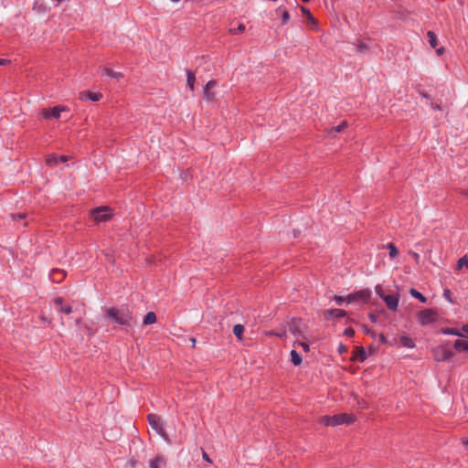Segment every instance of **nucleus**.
Masks as SVG:
<instances>
[{"label": "nucleus", "instance_id": "nucleus-1", "mask_svg": "<svg viewBox=\"0 0 468 468\" xmlns=\"http://www.w3.org/2000/svg\"><path fill=\"white\" fill-rule=\"evenodd\" d=\"M105 318L126 328L133 327L136 324L133 311L127 305L107 308L105 310Z\"/></svg>", "mask_w": 468, "mask_h": 468}, {"label": "nucleus", "instance_id": "nucleus-2", "mask_svg": "<svg viewBox=\"0 0 468 468\" xmlns=\"http://www.w3.org/2000/svg\"><path fill=\"white\" fill-rule=\"evenodd\" d=\"M356 416L352 413L342 412L334 416H323L320 418L319 422L324 426H338L341 424H352L356 420Z\"/></svg>", "mask_w": 468, "mask_h": 468}, {"label": "nucleus", "instance_id": "nucleus-3", "mask_svg": "<svg viewBox=\"0 0 468 468\" xmlns=\"http://www.w3.org/2000/svg\"><path fill=\"white\" fill-rule=\"evenodd\" d=\"M288 330L296 339H308L306 335L307 326L303 324L301 319L292 318L288 324Z\"/></svg>", "mask_w": 468, "mask_h": 468}, {"label": "nucleus", "instance_id": "nucleus-4", "mask_svg": "<svg viewBox=\"0 0 468 468\" xmlns=\"http://www.w3.org/2000/svg\"><path fill=\"white\" fill-rule=\"evenodd\" d=\"M90 217L96 223L105 222L111 219V208L109 207H100L90 211Z\"/></svg>", "mask_w": 468, "mask_h": 468}, {"label": "nucleus", "instance_id": "nucleus-5", "mask_svg": "<svg viewBox=\"0 0 468 468\" xmlns=\"http://www.w3.org/2000/svg\"><path fill=\"white\" fill-rule=\"evenodd\" d=\"M438 314L434 310L425 309L418 314V321L421 325H428L434 323Z\"/></svg>", "mask_w": 468, "mask_h": 468}, {"label": "nucleus", "instance_id": "nucleus-6", "mask_svg": "<svg viewBox=\"0 0 468 468\" xmlns=\"http://www.w3.org/2000/svg\"><path fill=\"white\" fill-rule=\"evenodd\" d=\"M68 109L65 106H56L49 109H43L41 114L45 119H58L61 112H66Z\"/></svg>", "mask_w": 468, "mask_h": 468}, {"label": "nucleus", "instance_id": "nucleus-7", "mask_svg": "<svg viewBox=\"0 0 468 468\" xmlns=\"http://www.w3.org/2000/svg\"><path fill=\"white\" fill-rule=\"evenodd\" d=\"M147 419L154 430H155L159 434L164 433L163 422L160 416L155 413H150L148 414Z\"/></svg>", "mask_w": 468, "mask_h": 468}, {"label": "nucleus", "instance_id": "nucleus-8", "mask_svg": "<svg viewBox=\"0 0 468 468\" xmlns=\"http://www.w3.org/2000/svg\"><path fill=\"white\" fill-rule=\"evenodd\" d=\"M382 300L387 304L388 310L392 312L397 311L399 303V294H386V296H382Z\"/></svg>", "mask_w": 468, "mask_h": 468}, {"label": "nucleus", "instance_id": "nucleus-9", "mask_svg": "<svg viewBox=\"0 0 468 468\" xmlns=\"http://www.w3.org/2000/svg\"><path fill=\"white\" fill-rule=\"evenodd\" d=\"M346 313L341 309H328L324 311L323 315L325 320H331L333 318L344 317Z\"/></svg>", "mask_w": 468, "mask_h": 468}, {"label": "nucleus", "instance_id": "nucleus-10", "mask_svg": "<svg viewBox=\"0 0 468 468\" xmlns=\"http://www.w3.org/2000/svg\"><path fill=\"white\" fill-rule=\"evenodd\" d=\"M69 159L67 155L57 156L56 154H49L46 159V163L48 166H55L58 163L67 162Z\"/></svg>", "mask_w": 468, "mask_h": 468}, {"label": "nucleus", "instance_id": "nucleus-11", "mask_svg": "<svg viewBox=\"0 0 468 468\" xmlns=\"http://www.w3.org/2000/svg\"><path fill=\"white\" fill-rule=\"evenodd\" d=\"M217 82L215 80H209L205 88H204V98L207 101H211L215 98V94L211 92V89H213L216 86Z\"/></svg>", "mask_w": 468, "mask_h": 468}, {"label": "nucleus", "instance_id": "nucleus-12", "mask_svg": "<svg viewBox=\"0 0 468 468\" xmlns=\"http://www.w3.org/2000/svg\"><path fill=\"white\" fill-rule=\"evenodd\" d=\"M102 95L100 92L82 91L80 94L81 100H90L92 101H98L101 99Z\"/></svg>", "mask_w": 468, "mask_h": 468}, {"label": "nucleus", "instance_id": "nucleus-13", "mask_svg": "<svg viewBox=\"0 0 468 468\" xmlns=\"http://www.w3.org/2000/svg\"><path fill=\"white\" fill-rule=\"evenodd\" d=\"M165 458L163 455L157 454L154 459L149 461L150 468H161L162 464H165Z\"/></svg>", "mask_w": 468, "mask_h": 468}, {"label": "nucleus", "instance_id": "nucleus-14", "mask_svg": "<svg viewBox=\"0 0 468 468\" xmlns=\"http://www.w3.org/2000/svg\"><path fill=\"white\" fill-rule=\"evenodd\" d=\"M370 296L371 292L369 290H361L355 292L356 301L367 302Z\"/></svg>", "mask_w": 468, "mask_h": 468}, {"label": "nucleus", "instance_id": "nucleus-15", "mask_svg": "<svg viewBox=\"0 0 468 468\" xmlns=\"http://www.w3.org/2000/svg\"><path fill=\"white\" fill-rule=\"evenodd\" d=\"M65 277V271L62 270H53L50 273V278L55 282H61Z\"/></svg>", "mask_w": 468, "mask_h": 468}, {"label": "nucleus", "instance_id": "nucleus-16", "mask_svg": "<svg viewBox=\"0 0 468 468\" xmlns=\"http://www.w3.org/2000/svg\"><path fill=\"white\" fill-rule=\"evenodd\" d=\"M367 358L366 351L363 347H356L354 351L352 359L364 361Z\"/></svg>", "mask_w": 468, "mask_h": 468}, {"label": "nucleus", "instance_id": "nucleus-17", "mask_svg": "<svg viewBox=\"0 0 468 468\" xmlns=\"http://www.w3.org/2000/svg\"><path fill=\"white\" fill-rule=\"evenodd\" d=\"M399 343L402 346L408 347V348H413L415 347V343L412 338H410L408 335H402L399 337Z\"/></svg>", "mask_w": 468, "mask_h": 468}, {"label": "nucleus", "instance_id": "nucleus-18", "mask_svg": "<svg viewBox=\"0 0 468 468\" xmlns=\"http://www.w3.org/2000/svg\"><path fill=\"white\" fill-rule=\"evenodd\" d=\"M102 71V74L105 75V76H109L111 78H113V79H122V74L121 72H115L110 69H107V68H103L101 69Z\"/></svg>", "mask_w": 468, "mask_h": 468}, {"label": "nucleus", "instance_id": "nucleus-19", "mask_svg": "<svg viewBox=\"0 0 468 468\" xmlns=\"http://www.w3.org/2000/svg\"><path fill=\"white\" fill-rule=\"evenodd\" d=\"M454 348L457 351H468V342L464 340H456L454 343Z\"/></svg>", "mask_w": 468, "mask_h": 468}, {"label": "nucleus", "instance_id": "nucleus-20", "mask_svg": "<svg viewBox=\"0 0 468 468\" xmlns=\"http://www.w3.org/2000/svg\"><path fill=\"white\" fill-rule=\"evenodd\" d=\"M156 322V315L154 312H149L144 318V324L148 325Z\"/></svg>", "mask_w": 468, "mask_h": 468}, {"label": "nucleus", "instance_id": "nucleus-21", "mask_svg": "<svg viewBox=\"0 0 468 468\" xmlns=\"http://www.w3.org/2000/svg\"><path fill=\"white\" fill-rule=\"evenodd\" d=\"M291 361L293 365L299 366L302 363L303 359L297 351L292 350L291 351Z\"/></svg>", "mask_w": 468, "mask_h": 468}, {"label": "nucleus", "instance_id": "nucleus-22", "mask_svg": "<svg viewBox=\"0 0 468 468\" xmlns=\"http://www.w3.org/2000/svg\"><path fill=\"white\" fill-rule=\"evenodd\" d=\"M427 37L429 38V43L431 48H435L438 46V39L434 32L428 31Z\"/></svg>", "mask_w": 468, "mask_h": 468}, {"label": "nucleus", "instance_id": "nucleus-23", "mask_svg": "<svg viewBox=\"0 0 468 468\" xmlns=\"http://www.w3.org/2000/svg\"><path fill=\"white\" fill-rule=\"evenodd\" d=\"M186 75H187V80H186L187 85L190 88V90H194V84H195V81H196L195 74L191 70H187L186 71Z\"/></svg>", "mask_w": 468, "mask_h": 468}, {"label": "nucleus", "instance_id": "nucleus-24", "mask_svg": "<svg viewBox=\"0 0 468 468\" xmlns=\"http://www.w3.org/2000/svg\"><path fill=\"white\" fill-rule=\"evenodd\" d=\"M410 295L412 297H414L416 299H419L421 303H426L427 302V298L425 296H423L420 292H418L414 288H411L410 290Z\"/></svg>", "mask_w": 468, "mask_h": 468}, {"label": "nucleus", "instance_id": "nucleus-25", "mask_svg": "<svg viewBox=\"0 0 468 468\" xmlns=\"http://www.w3.org/2000/svg\"><path fill=\"white\" fill-rule=\"evenodd\" d=\"M441 333L444 334V335H458V336H464V335L463 333H461L460 331H458L457 329H454V328H443L441 330Z\"/></svg>", "mask_w": 468, "mask_h": 468}, {"label": "nucleus", "instance_id": "nucleus-26", "mask_svg": "<svg viewBox=\"0 0 468 468\" xmlns=\"http://www.w3.org/2000/svg\"><path fill=\"white\" fill-rule=\"evenodd\" d=\"M244 332V326L242 324H236L233 327V334L240 340Z\"/></svg>", "mask_w": 468, "mask_h": 468}, {"label": "nucleus", "instance_id": "nucleus-27", "mask_svg": "<svg viewBox=\"0 0 468 468\" xmlns=\"http://www.w3.org/2000/svg\"><path fill=\"white\" fill-rule=\"evenodd\" d=\"M307 340H303V341H300L299 339H296L295 342H294V346H301L305 352H309L310 350V347H309V344L306 342Z\"/></svg>", "mask_w": 468, "mask_h": 468}, {"label": "nucleus", "instance_id": "nucleus-28", "mask_svg": "<svg viewBox=\"0 0 468 468\" xmlns=\"http://www.w3.org/2000/svg\"><path fill=\"white\" fill-rule=\"evenodd\" d=\"M387 248L389 250V256L395 258L399 254V250L393 243H388Z\"/></svg>", "mask_w": 468, "mask_h": 468}, {"label": "nucleus", "instance_id": "nucleus-29", "mask_svg": "<svg viewBox=\"0 0 468 468\" xmlns=\"http://www.w3.org/2000/svg\"><path fill=\"white\" fill-rule=\"evenodd\" d=\"M346 126H347L346 122H343L341 124H339V125H337V126H335V127H333L329 133H340V132H342V131H343Z\"/></svg>", "mask_w": 468, "mask_h": 468}, {"label": "nucleus", "instance_id": "nucleus-30", "mask_svg": "<svg viewBox=\"0 0 468 468\" xmlns=\"http://www.w3.org/2000/svg\"><path fill=\"white\" fill-rule=\"evenodd\" d=\"M302 12H303V15H305V16H306V18H307L310 22H312L313 24H316L315 19L314 18V16H312V14L310 13V11H309L307 8H305V7H302Z\"/></svg>", "mask_w": 468, "mask_h": 468}, {"label": "nucleus", "instance_id": "nucleus-31", "mask_svg": "<svg viewBox=\"0 0 468 468\" xmlns=\"http://www.w3.org/2000/svg\"><path fill=\"white\" fill-rule=\"evenodd\" d=\"M463 266H465L468 269V260L466 259V257H463V258L459 259V261L457 262L458 270H461Z\"/></svg>", "mask_w": 468, "mask_h": 468}, {"label": "nucleus", "instance_id": "nucleus-32", "mask_svg": "<svg viewBox=\"0 0 468 468\" xmlns=\"http://www.w3.org/2000/svg\"><path fill=\"white\" fill-rule=\"evenodd\" d=\"M245 30V26L243 24H239L237 28H230L229 32L231 34L241 33Z\"/></svg>", "mask_w": 468, "mask_h": 468}, {"label": "nucleus", "instance_id": "nucleus-33", "mask_svg": "<svg viewBox=\"0 0 468 468\" xmlns=\"http://www.w3.org/2000/svg\"><path fill=\"white\" fill-rule=\"evenodd\" d=\"M13 220L15 221H17V220H22L24 218H27V214L26 213H16V214H13L11 215Z\"/></svg>", "mask_w": 468, "mask_h": 468}, {"label": "nucleus", "instance_id": "nucleus-34", "mask_svg": "<svg viewBox=\"0 0 468 468\" xmlns=\"http://www.w3.org/2000/svg\"><path fill=\"white\" fill-rule=\"evenodd\" d=\"M282 24H286L290 19V14L287 10H282L281 14Z\"/></svg>", "mask_w": 468, "mask_h": 468}, {"label": "nucleus", "instance_id": "nucleus-35", "mask_svg": "<svg viewBox=\"0 0 468 468\" xmlns=\"http://www.w3.org/2000/svg\"><path fill=\"white\" fill-rule=\"evenodd\" d=\"M452 356V352L450 350L443 351L442 358L443 360L449 359Z\"/></svg>", "mask_w": 468, "mask_h": 468}, {"label": "nucleus", "instance_id": "nucleus-36", "mask_svg": "<svg viewBox=\"0 0 468 468\" xmlns=\"http://www.w3.org/2000/svg\"><path fill=\"white\" fill-rule=\"evenodd\" d=\"M60 311L66 314H69L72 313V307L71 306L61 307Z\"/></svg>", "mask_w": 468, "mask_h": 468}, {"label": "nucleus", "instance_id": "nucleus-37", "mask_svg": "<svg viewBox=\"0 0 468 468\" xmlns=\"http://www.w3.org/2000/svg\"><path fill=\"white\" fill-rule=\"evenodd\" d=\"M202 457L206 462L212 463V460L210 459L208 454L204 451V449H202Z\"/></svg>", "mask_w": 468, "mask_h": 468}, {"label": "nucleus", "instance_id": "nucleus-38", "mask_svg": "<svg viewBox=\"0 0 468 468\" xmlns=\"http://www.w3.org/2000/svg\"><path fill=\"white\" fill-rule=\"evenodd\" d=\"M334 300L337 304H342L344 302H346V299L342 296H335Z\"/></svg>", "mask_w": 468, "mask_h": 468}, {"label": "nucleus", "instance_id": "nucleus-39", "mask_svg": "<svg viewBox=\"0 0 468 468\" xmlns=\"http://www.w3.org/2000/svg\"><path fill=\"white\" fill-rule=\"evenodd\" d=\"M376 293L382 299V296H386L380 286L376 287Z\"/></svg>", "mask_w": 468, "mask_h": 468}, {"label": "nucleus", "instance_id": "nucleus-40", "mask_svg": "<svg viewBox=\"0 0 468 468\" xmlns=\"http://www.w3.org/2000/svg\"><path fill=\"white\" fill-rule=\"evenodd\" d=\"M443 296L445 297V299H447L449 302L452 303L451 291L450 290H448V289L444 290Z\"/></svg>", "mask_w": 468, "mask_h": 468}, {"label": "nucleus", "instance_id": "nucleus-41", "mask_svg": "<svg viewBox=\"0 0 468 468\" xmlns=\"http://www.w3.org/2000/svg\"><path fill=\"white\" fill-rule=\"evenodd\" d=\"M345 299H346V302H347L348 303L355 302L356 301L355 293H351V294L347 295V297Z\"/></svg>", "mask_w": 468, "mask_h": 468}, {"label": "nucleus", "instance_id": "nucleus-42", "mask_svg": "<svg viewBox=\"0 0 468 468\" xmlns=\"http://www.w3.org/2000/svg\"><path fill=\"white\" fill-rule=\"evenodd\" d=\"M345 335H346V336L351 337V336H353V335H355V331H354L352 328H346V329L345 330Z\"/></svg>", "mask_w": 468, "mask_h": 468}, {"label": "nucleus", "instance_id": "nucleus-43", "mask_svg": "<svg viewBox=\"0 0 468 468\" xmlns=\"http://www.w3.org/2000/svg\"><path fill=\"white\" fill-rule=\"evenodd\" d=\"M273 335H275L276 336H279V337L282 338V337H285V336H286V331H285V330H282L281 332L273 333Z\"/></svg>", "mask_w": 468, "mask_h": 468}, {"label": "nucleus", "instance_id": "nucleus-44", "mask_svg": "<svg viewBox=\"0 0 468 468\" xmlns=\"http://www.w3.org/2000/svg\"><path fill=\"white\" fill-rule=\"evenodd\" d=\"M367 48V47L366 46V44L364 43H360L358 46H357V49L358 51L360 52H363L364 50H366Z\"/></svg>", "mask_w": 468, "mask_h": 468}, {"label": "nucleus", "instance_id": "nucleus-45", "mask_svg": "<svg viewBox=\"0 0 468 468\" xmlns=\"http://www.w3.org/2000/svg\"><path fill=\"white\" fill-rule=\"evenodd\" d=\"M378 338L383 344H388V339L383 334L378 335Z\"/></svg>", "mask_w": 468, "mask_h": 468}, {"label": "nucleus", "instance_id": "nucleus-46", "mask_svg": "<svg viewBox=\"0 0 468 468\" xmlns=\"http://www.w3.org/2000/svg\"><path fill=\"white\" fill-rule=\"evenodd\" d=\"M368 317H369V319H370V321H371L372 323H377V321H378V316H377L376 314H369Z\"/></svg>", "mask_w": 468, "mask_h": 468}, {"label": "nucleus", "instance_id": "nucleus-47", "mask_svg": "<svg viewBox=\"0 0 468 468\" xmlns=\"http://www.w3.org/2000/svg\"><path fill=\"white\" fill-rule=\"evenodd\" d=\"M62 302H63V300H62V298H60V297H58V298H56V299L54 300V303H55L56 305H58V306H60V305L62 304Z\"/></svg>", "mask_w": 468, "mask_h": 468}, {"label": "nucleus", "instance_id": "nucleus-48", "mask_svg": "<svg viewBox=\"0 0 468 468\" xmlns=\"http://www.w3.org/2000/svg\"><path fill=\"white\" fill-rule=\"evenodd\" d=\"M338 351L340 354H343L347 351V348L344 345H340L338 347Z\"/></svg>", "mask_w": 468, "mask_h": 468}, {"label": "nucleus", "instance_id": "nucleus-49", "mask_svg": "<svg viewBox=\"0 0 468 468\" xmlns=\"http://www.w3.org/2000/svg\"><path fill=\"white\" fill-rule=\"evenodd\" d=\"M364 332H365L366 334L370 335L371 336H375V333H373L372 331H370V330H369L367 327H366V326L364 327Z\"/></svg>", "mask_w": 468, "mask_h": 468}, {"label": "nucleus", "instance_id": "nucleus-50", "mask_svg": "<svg viewBox=\"0 0 468 468\" xmlns=\"http://www.w3.org/2000/svg\"><path fill=\"white\" fill-rule=\"evenodd\" d=\"M436 52H437V54H438V55H442V54H443V52H444V48H438V49L436 50Z\"/></svg>", "mask_w": 468, "mask_h": 468}, {"label": "nucleus", "instance_id": "nucleus-51", "mask_svg": "<svg viewBox=\"0 0 468 468\" xmlns=\"http://www.w3.org/2000/svg\"><path fill=\"white\" fill-rule=\"evenodd\" d=\"M282 10H283V9H282L281 7L277 8V9H276V11H275V12H276V15H277V16H281V14H282Z\"/></svg>", "mask_w": 468, "mask_h": 468}, {"label": "nucleus", "instance_id": "nucleus-52", "mask_svg": "<svg viewBox=\"0 0 468 468\" xmlns=\"http://www.w3.org/2000/svg\"><path fill=\"white\" fill-rule=\"evenodd\" d=\"M462 330L464 332V333H467L468 334V324H465L463 326Z\"/></svg>", "mask_w": 468, "mask_h": 468}, {"label": "nucleus", "instance_id": "nucleus-53", "mask_svg": "<svg viewBox=\"0 0 468 468\" xmlns=\"http://www.w3.org/2000/svg\"><path fill=\"white\" fill-rule=\"evenodd\" d=\"M411 254L416 261L419 259V254H417L416 252H412Z\"/></svg>", "mask_w": 468, "mask_h": 468}, {"label": "nucleus", "instance_id": "nucleus-54", "mask_svg": "<svg viewBox=\"0 0 468 468\" xmlns=\"http://www.w3.org/2000/svg\"><path fill=\"white\" fill-rule=\"evenodd\" d=\"M7 63V60L5 59H0V65H5Z\"/></svg>", "mask_w": 468, "mask_h": 468}, {"label": "nucleus", "instance_id": "nucleus-55", "mask_svg": "<svg viewBox=\"0 0 468 468\" xmlns=\"http://www.w3.org/2000/svg\"><path fill=\"white\" fill-rule=\"evenodd\" d=\"M191 342H192V346H195L196 339L195 338H191Z\"/></svg>", "mask_w": 468, "mask_h": 468}, {"label": "nucleus", "instance_id": "nucleus-56", "mask_svg": "<svg viewBox=\"0 0 468 468\" xmlns=\"http://www.w3.org/2000/svg\"><path fill=\"white\" fill-rule=\"evenodd\" d=\"M172 2H175V3H177L179 2L180 0H171Z\"/></svg>", "mask_w": 468, "mask_h": 468}]
</instances>
